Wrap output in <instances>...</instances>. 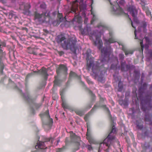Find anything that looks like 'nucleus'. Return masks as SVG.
Masks as SVG:
<instances>
[{"label":"nucleus","instance_id":"nucleus-1","mask_svg":"<svg viewBox=\"0 0 152 152\" xmlns=\"http://www.w3.org/2000/svg\"><path fill=\"white\" fill-rule=\"evenodd\" d=\"M110 38L108 39H105V44L106 47H104L102 49L101 51L102 59L101 60L102 63L100 66V64L97 61H94L93 57H91V51L90 49H88L86 53V60L87 61V69L89 70L91 69L92 73L91 75L95 77V78H98V80L102 82L103 80V76L106 72L105 68L103 67V63L106 61L105 58L108 57L110 54L113 49L111 48L109 44L114 42V40L111 36V33H109Z\"/></svg>","mask_w":152,"mask_h":152},{"label":"nucleus","instance_id":"nucleus-2","mask_svg":"<svg viewBox=\"0 0 152 152\" xmlns=\"http://www.w3.org/2000/svg\"><path fill=\"white\" fill-rule=\"evenodd\" d=\"M57 42L61 44L62 48L64 50L69 49L75 52L78 47L76 45L77 39L75 37H72L67 39L63 34L58 35L56 38Z\"/></svg>","mask_w":152,"mask_h":152},{"label":"nucleus","instance_id":"nucleus-3","mask_svg":"<svg viewBox=\"0 0 152 152\" xmlns=\"http://www.w3.org/2000/svg\"><path fill=\"white\" fill-rule=\"evenodd\" d=\"M133 93L135 94L138 100H141V105L142 110L143 111H145L147 110H149L147 107H145L146 105H149L150 103L151 98L152 97L151 94H149L146 96L144 99H142L143 92L142 88H140L138 91V94H137L134 91Z\"/></svg>","mask_w":152,"mask_h":152},{"label":"nucleus","instance_id":"nucleus-4","mask_svg":"<svg viewBox=\"0 0 152 152\" xmlns=\"http://www.w3.org/2000/svg\"><path fill=\"white\" fill-rule=\"evenodd\" d=\"M98 27L100 29V31H94L92 33H91V36L90 37V39L93 40L94 44L96 46H97L98 49L100 50L102 47V42L100 39V37L102 35V33L105 27L102 25H99Z\"/></svg>","mask_w":152,"mask_h":152},{"label":"nucleus","instance_id":"nucleus-5","mask_svg":"<svg viewBox=\"0 0 152 152\" xmlns=\"http://www.w3.org/2000/svg\"><path fill=\"white\" fill-rule=\"evenodd\" d=\"M50 14L49 11H47L45 13L41 14L36 12L34 14V18L35 19L40 23H49L50 21Z\"/></svg>","mask_w":152,"mask_h":152},{"label":"nucleus","instance_id":"nucleus-6","mask_svg":"<svg viewBox=\"0 0 152 152\" xmlns=\"http://www.w3.org/2000/svg\"><path fill=\"white\" fill-rule=\"evenodd\" d=\"M22 95L25 100L31 103V104L30 105L31 112L33 114H34V108L35 107L37 109H38L42 105L40 103L39 104L35 103L34 100L30 96L28 92H26L24 94H22Z\"/></svg>","mask_w":152,"mask_h":152},{"label":"nucleus","instance_id":"nucleus-7","mask_svg":"<svg viewBox=\"0 0 152 152\" xmlns=\"http://www.w3.org/2000/svg\"><path fill=\"white\" fill-rule=\"evenodd\" d=\"M40 116L44 121L43 123L45 124L44 127L45 128L48 127L49 129L53 124V121L52 119L50 117L48 110H47L45 113L40 114Z\"/></svg>","mask_w":152,"mask_h":152},{"label":"nucleus","instance_id":"nucleus-8","mask_svg":"<svg viewBox=\"0 0 152 152\" xmlns=\"http://www.w3.org/2000/svg\"><path fill=\"white\" fill-rule=\"evenodd\" d=\"M72 23L73 26L75 27H77L78 28L81 30L82 25L81 23L82 22V18L78 14H77L75 16L72 21Z\"/></svg>","mask_w":152,"mask_h":152},{"label":"nucleus","instance_id":"nucleus-9","mask_svg":"<svg viewBox=\"0 0 152 152\" xmlns=\"http://www.w3.org/2000/svg\"><path fill=\"white\" fill-rule=\"evenodd\" d=\"M31 8V5L29 3H25L20 5V8L23 11V13L27 15H31V12L30 9Z\"/></svg>","mask_w":152,"mask_h":152},{"label":"nucleus","instance_id":"nucleus-10","mask_svg":"<svg viewBox=\"0 0 152 152\" xmlns=\"http://www.w3.org/2000/svg\"><path fill=\"white\" fill-rule=\"evenodd\" d=\"M109 134L107 137L103 141V142L100 143L99 149L102 148V145H105L109 148L110 145L112 141L113 140L114 137L112 136L110 134Z\"/></svg>","mask_w":152,"mask_h":152},{"label":"nucleus","instance_id":"nucleus-11","mask_svg":"<svg viewBox=\"0 0 152 152\" xmlns=\"http://www.w3.org/2000/svg\"><path fill=\"white\" fill-rule=\"evenodd\" d=\"M91 28L90 27H88L87 25L86 26L84 27L83 29H82L81 30V34L83 35H89L90 36V38L91 36V33H92L94 31H99L98 30L94 31L92 32H91Z\"/></svg>","mask_w":152,"mask_h":152},{"label":"nucleus","instance_id":"nucleus-12","mask_svg":"<svg viewBox=\"0 0 152 152\" xmlns=\"http://www.w3.org/2000/svg\"><path fill=\"white\" fill-rule=\"evenodd\" d=\"M58 20H57L53 22V24L54 26H58L60 22H64L66 20L65 17L64 18H63L62 14L58 13Z\"/></svg>","mask_w":152,"mask_h":152},{"label":"nucleus","instance_id":"nucleus-13","mask_svg":"<svg viewBox=\"0 0 152 152\" xmlns=\"http://www.w3.org/2000/svg\"><path fill=\"white\" fill-rule=\"evenodd\" d=\"M106 111H107L109 114V118L110 120V122L111 124V126L112 127V129H111V131L109 133H113V131L114 129V120L113 118L112 117L111 115L110 114V112L107 107L105 105H103L102 106Z\"/></svg>","mask_w":152,"mask_h":152},{"label":"nucleus","instance_id":"nucleus-14","mask_svg":"<svg viewBox=\"0 0 152 152\" xmlns=\"http://www.w3.org/2000/svg\"><path fill=\"white\" fill-rule=\"evenodd\" d=\"M67 69L66 66L63 65H60L56 69L57 74L62 73L65 75L67 74Z\"/></svg>","mask_w":152,"mask_h":152},{"label":"nucleus","instance_id":"nucleus-15","mask_svg":"<svg viewBox=\"0 0 152 152\" xmlns=\"http://www.w3.org/2000/svg\"><path fill=\"white\" fill-rule=\"evenodd\" d=\"M128 10L130 12L132 16L135 19V15L137 12L135 7L133 6H130L128 7Z\"/></svg>","mask_w":152,"mask_h":152},{"label":"nucleus","instance_id":"nucleus-16","mask_svg":"<svg viewBox=\"0 0 152 152\" xmlns=\"http://www.w3.org/2000/svg\"><path fill=\"white\" fill-rule=\"evenodd\" d=\"M47 69L44 67L42 68L39 71V73L44 76L45 80H46L48 78V74L47 73Z\"/></svg>","mask_w":152,"mask_h":152},{"label":"nucleus","instance_id":"nucleus-17","mask_svg":"<svg viewBox=\"0 0 152 152\" xmlns=\"http://www.w3.org/2000/svg\"><path fill=\"white\" fill-rule=\"evenodd\" d=\"M115 43H118L119 45H121L122 46V50L124 52L126 55H127L129 54H132L133 53V52L132 50H130L126 49L122 44L121 43H119L118 42L115 41Z\"/></svg>","mask_w":152,"mask_h":152},{"label":"nucleus","instance_id":"nucleus-18","mask_svg":"<svg viewBox=\"0 0 152 152\" xmlns=\"http://www.w3.org/2000/svg\"><path fill=\"white\" fill-rule=\"evenodd\" d=\"M4 55V53L2 52V50L1 49H0V72L1 74H3V71L4 68V66L2 61V58Z\"/></svg>","mask_w":152,"mask_h":152},{"label":"nucleus","instance_id":"nucleus-19","mask_svg":"<svg viewBox=\"0 0 152 152\" xmlns=\"http://www.w3.org/2000/svg\"><path fill=\"white\" fill-rule=\"evenodd\" d=\"M71 141L79 144L80 140V137L75 135V134H71L70 135Z\"/></svg>","mask_w":152,"mask_h":152},{"label":"nucleus","instance_id":"nucleus-20","mask_svg":"<svg viewBox=\"0 0 152 152\" xmlns=\"http://www.w3.org/2000/svg\"><path fill=\"white\" fill-rule=\"evenodd\" d=\"M121 70L122 71H126L129 69L130 66L129 65L126 64L125 62H121Z\"/></svg>","mask_w":152,"mask_h":152},{"label":"nucleus","instance_id":"nucleus-21","mask_svg":"<svg viewBox=\"0 0 152 152\" xmlns=\"http://www.w3.org/2000/svg\"><path fill=\"white\" fill-rule=\"evenodd\" d=\"M50 141V139H47V140L44 142H39L37 143V145L36 146V148L37 147L38 148L41 149H44L46 148V147L44 145V142H47L49 141Z\"/></svg>","mask_w":152,"mask_h":152},{"label":"nucleus","instance_id":"nucleus-22","mask_svg":"<svg viewBox=\"0 0 152 152\" xmlns=\"http://www.w3.org/2000/svg\"><path fill=\"white\" fill-rule=\"evenodd\" d=\"M90 134H86V138L90 144H95L96 141L90 135Z\"/></svg>","mask_w":152,"mask_h":152},{"label":"nucleus","instance_id":"nucleus-23","mask_svg":"<svg viewBox=\"0 0 152 152\" xmlns=\"http://www.w3.org/2000/svg\"><path fill=\"white\" fill-rule=\"evenodd\" d=\"M143 122L141 121H136V124L137 128L140 130L142 129L143 127Z\"/></svg>","mask_w":152,"mask_h":152},{"label":"nucleus","instance_id":"nucleus-24","mask_svg":"<svg viewBox=\"0 0 152 152\" xmlns=\"http://www.w3.org/2000/svg\"><path fill=\"white\" fill-rule=\"evenodd\" d=\"M123 10L120 7L117 9L116 10H115V15H120L123 14Z\"/></svg>","mask_w":152,"mask_h":152},{"label":"nucleus","instance_id":"nucleus-25","mask_svg":"<svg viewBox=\"0 0 152 152\" xmlns=\"http://www.w3.org/2000/svg\"><path fill=\"white\" fill-rule=\"evenodd\" d=\"M27 51L29 53L32 54L34 55H37V53L34 51V48L29 47L27 48Z\"/></svg>","mask_w":152,"mask_h":152},{"label":"nucleus","instance_id":"nucleus-26","mask_svg":"<svg viewBox=\"0 0 152 152\" xmlns=\"http://www.w3.org/2000/svg\"><path fill=\"white\" fill-rule=\"evenodd\" d=\"M9 17V18L10 19L14 18L15 20L18 18V17L17 15L15 14L14 13L12 12H10V13Z\"/></svg>","mask_w":152,"mask_h":152},{"label":"nucleus","instance_id":"nucleus-27","mask_svg":"<svg viewBox=\"0 0 152 152\" xmlns=\"http://www.w3.org/2000/svg\"><path fill=\"white\" fill-rule=\"evenodd\" d=\"M79 8L80 11H85L86 10V6L85 4H82L80 6Z\"/></svg>","mask_w":152,"mask_h":152},{"label":"nucleus","instance_id":"nucleus-28","mask_svg":"<svg viewBox=\"0 0 152 152\" xmlns=\"http://www.w3.org/2000/svg\"><path fill=\"white\" fill-rule=\"evenodd\" d=\"M62 107L64 109H68L69 108V106L66 104V102L63 99L62 100Z\"/></svg>","mask_w":152,"mask_h":152},{"label":"nucleus","instance_id":"nucleus-29","mask_svg":"<svg viewBox=\"0 0 152 152\" xmlns=\"http://www.w3.org/2000/svg\"><path fill=\"white\" fill-rule=\"evenodd\" d=\"M69 78L72 77H77L78 78L79 77L78 76L76 73L72 71H71L69 73Z\"/></svg>","mask_w":152,"mask_h":152},{"label":"nucleus","instance_id":"nucleus-30","mask_svg":"<svg viewBox=\"0 0 152 152\" xmlns=\"http://www.w3.org/2000/svg\"><path fill=\"white\" fill-rule=\"evenodd\" d=\"M151 116L150 115L146 114L145 118V121L150 122L151 121Z\"/></svg>","mask_w":152,"mask_h":152},{"label":"nucleus","instance_id":"nucleus-31","mask_svg":"<svg viewBox=\"0 0 152 152\" xmlns=\"http://www.w3.org/2000/svg\"><path fill=\"white\" fill-rule=\"evenodd\" d=\"M118 91H121L123 89L122 83L121 82H119L118 83Z\"/></svg>","mask_w":152,"mask_h":152},{"label":"nucleus","instance_id":"nucleus-32","mask_svg":"<svg viewBox=\"0 0 152 152\" xmlns=\"http://www.w3.org/2000/svg\"><path fill=\"white\" fill-rule=\"evenodd\" d=\"M75 112L77 114L80 116L83 115L84 114L83 111L79 110H75Z\"/></svg>","mask_w":152,"mask_h":152},{"label":"nucleus","instance_id":"nucleus-33","mask_svg":"<svg viewBox=\"0 0 152 152\" xmlns=\"http://www.w3.org/2000/svg\"><path fill=\"white\" fill-rule=\"evenodd\" d=\"M93 104V103H92V102H91L90 103L86 106L85 108V110H88L90 109L91 107Z\"/></svg>","mask_w":152,"mask_h":152},{"label":"nucleus","instance_id":"nucleus-34","mask_svg":"<svg viewBox=\"0 0 152 152\" xmlns=\"http://www.w3.org/2000/svg\"><path fill=\"white\" fill-rule=\"evenodd\" d=\"M108 1H109V2H110V5H111V9L110 10V11L111 12H112V13L113 14H114V8H113V3H112L111 1V0H108Z\"/></svg>","mask_w":152,"mask_h":152},{"label":"nucleus","instance_id":"nucleus-35","mask_svg":"<svg viewBox=\"0 0 152 152\" xmlns=\"http://www.w3.org/2000/svg\"><path fill=\"white\" fill-rule=\"evenodd\" d=\"M117 3L120 5H123L125 3L124 0H117Z\"/></svg>","mask_w":152,"mask_h":152},{"label":"nucleus","instance_id":"nucleus-36","mask_svg":"<svg viewBox=\"0 0 152 152\" xmlns=\"http://www.w3.org/2000/svg\"><path fill=\"white\" fill-rule=\"evenodd\" d=\"M89 93L90 94V95H91V96L92 98V100H94L95 98V96L94 94L92 92V91H89Z\"/></svg>","mask_w":152,"mask_h":152},{"label":"nucleus","instance_id":"nucleus-37","mask_svg":"<svg viewBox=\"0 0 152 152\" xmlns=\"http://www.w3.org/2000/svg\"><path fill=\"white\" fill-rule=\"evenodd\" d=\"M54 85L58 86L59 85V81L58 80L56 79L54 81Z\"/></svg>","mask_w":152,"mask_h":152},{"label":"nucleus","instance_id":"nucleus-38","mask_svg":"<svg viewBox=\"0 0 152 152\" xmlns=\"http://www.w3.org/2000/svg\"><path fill=\"white\" fill-rule=\"evenodd\" d=\"M87 132L86 133H89L90 132L91 128L90 126L88 123H87Z\"/></svg>","mask_w":152,"mask_h":152},{"label":"nucleus","instance_id":"nucleus-39","mask_svg":"<svg viewBox=\"0 0 152 152\" xmlns=\"http://www.w3.org/2000/svg\"><path fill=\"white\" fill-rule=\"evenodd\" d=\"M65 147H63V148H59L56 151V152H62V151L63 149H65Z\"/></svg>","mask_w":152,"mask_h":152},{"label":"nucleus","instance_id":"nucleus-40","mask_svg":"<svg viewBox=\"0 0 152 152\" xmlns=\"http://www.w3.org/2000/svg\"><path fill=\"white\" fill-rule=\"evenodd\" d=\"M40 8L43 9H45L46 7V5L44 3L41 4L40 6Z\"/></svg>","mask_w":152,"mask_h":152},{"label":"nucleus","instance_id":"nucleus-41","mask_svg":"<svg viewBox=\"0 0 152 152\" xmlns=\"http://www.w3.org/2000/svg\"><path fill=\"white\" fill-rule=\"evenodd\" d=\"M89 113L88 114H87L86 115V116L84 118V119L86 122L88 120V117H89Z\"/></svg>","mask_w":152,"mask_h":152},{"label":"nucleus","instance_id":"nucleus-42","mask_svg":"<svg viewBox=\"0 0 152 152\" xmlns=\"http://www.w3.org/2000/svg\"><path fill=\"white\" fill-rule=\"evenodd\" d=\"M148 134H138L137 135V136H147L148 135Z\"/></svg>","mask_w":152,"mask_h":152},{"label":"nucleus","instance_id":"nucleus-43","mask_svg":"<svg viewBox=\"0 0 152 152\" xmlns=\"http://www.w3.org/2000/svg\"><path fill=\"white\" fill-rule=\"evenodd\" d=\"M140 45H141V49H142V51L143 50V48H144V45H143V42H142V41H141L140 42Z\"/></svg>","mask_w":152,"mask_h":152},{"label":"nucleus","instance_id":"nucleus-44","mask_svg":"<svg viewBox=\"0 0 152 152\" xmlns=\"http://www.w3.org/2000/svg\"><path fill=\"white\" fill-rule=\"evenodd\" d=\"M147 26V24L146 22H143L142 24V27L145 29L146 28Z\"/></svg>","mask_w":152,"mask_h":152},{"label":"nucleus","instance_id":"nucleus-45","mask_svg":"<svg viewBox=\"0 0 152 152\" xmlns=\"http://www.w3.org/2000/svg\"><path fill=\"white\" fill-rule=\"evenodd\" d=\"M119 57L120 59L121 60L123 59L124 58V55L122 54H120L119 55Z\"/></svg>","mask_w":152,"mask_h":152},{"label":"nucleus","instance_id":"nucleus-46","mask_svg":"<svg viewBox=\"0 0 152 152\" xmlns=\"http://www.w3.org/2000/svg\"><path fill=\"white\" fill-rule=\"evenodd\" d=\"M122 102L123 104L125 106H127L128 105V104L127 102H126L125 101H121L120 102V103L121 102Z\"/></svg>","mask_w":152,"mask_h":152},{"label":"nucleus","instance_id":"nucleus-47","mask_svg":"<svg viewBox=\"0 0 152 152\" xmlns=\"http://www.w3.org/2000/svg\"><path fill=\"white\" fill-rule=\"evenodd\" d=\"M97 107V106L96 105H94V107H93V108L91 110V112H93V111H94V110L96 109Z\"/></svg>","mask_w":152,"mask_h":152},{"label":"nucleus","instance_id":"nucleus-48","mask_svg":"<svg viewBox=\"0 0 152 152\" xmlns=\"http://www.w3.org/2000/svg\"><path fill=\"white\" fill-rule=\"evenodd\" d=\"M87 147L88 149L89 150H92V148L90 145H88L87 146Z\"/></svg>","mask_w":152,"mask_h":152},{"label":"nucleus","instance_id":"nucleus-49","mask_svg":"<svg viewBox=\"0 0 152 152\" xmlns=\"http://www.w3.org/2000/svg\"><path fill=\"white\" fill-rule=\"evenodd\" d=\"M145 12H146V15H149L151 14V12H150L149 10L148 9L146 10V11H145Z\"/></svg>","mask_w":152,"mask_h":152},{"label":"nucleus","instance_id":"nucleus-50","mask_svg":"<svg viewBox=\"0 0 152 152\" xmlns=\"http://www.w3.org/2000/svg\"><path fill=\"white\" fill-rule=\"evenodd\" d=\"M58 53L60 56H62V55L64 54V53L63 51H60L58 52Z\"/></svg>","mask_w":152,"mask_h":152},{"label":"nucleus","instance_id":"nucleus-51","mask_svg":"<svg viewBox=\"0 0 152 152\" xmlns=\"http://www.w3.org/2000/svg\"><path fill=\"white\" fill-rule=\"evenodd\" d=\"M130 110H131L132 112V113L134 114L135 113L134 109V107L130 109Z\"/></svg>","mask_w":152,"mask_h":152},{"label":"nucleus","instance_id":"nucleus-52","mask_svg":"<svg viewBox=\"0 0 152 152\" xmlns=\"http://www.w3.org/2000/svg\"><path fill=\"white\" fill-rule=\"evenodd\" d=\"M15 88L20 92H21V90L20 89L18 88L16 86H15Z\"/></svg>","mask_w":152,"mask_h":152},{"label":"nucleus","instance_id":"nucleus-53","mask_svg":"<svg viewBox=\"0 0 152 152\" xmlns=\"http://www.w3.org/2000/svg\"><path fill=\"white\" fill-rule=\"evenodd\" d=\"M88 20V18H86L85 19V20L84 21V23L85 24H87V21Z\"/></svg>","mask_w":152,"mask_h":152},{"label":"nucleus","instance_id":"nucleus-54","mask_svg":"<svg viewBox=\"0 0 152 152\" xmlns=\"http://www.w3.org/2000/svg\"><path fill=\"white\" fill-rule=\"evenodd\" d=\"M31 75V73L28 74L26 76V79L27 80L30 76Z\"/></svg>","mask_w":152,"mask_h":152},{"label":"nucleus","instance_id":"nucleus-55","mask_svg":"<svg viewBox=\"0 0 152 152\" xmlns=\"http://www.w3.org/2000/svg\"><path fill=\"white\" fill-rule=\"evenodd\" d=\"M57 14V12L56 11H54L52 13V15L53 16H54L56 15Z\"/></svg>","mask_w":152,"mask_h":152},{"label":"nucleus","instance_id":"nucleus-56","mask_svg":"<svg viewBox=\"0 0 152 152\" xmlns=\"http://www.w3.org/2000/svg\"><path fill=\"white\" fill-rule=\"evenodd\" d=\"M110 69H114V65L113 64H111Z\"/></svg>","mask_w":152,"mask_h":152},{"label":"nucleus","instance_id":"nucleus-57","mask_svg":"<svg viewBox=\"0 0 152 152\" xmlns=\"http://www.w3.org/2000/svg\"><path fill=\"white\" fill-rule=\"evenodd\" d=\"M134 35H135V39H137L138 38L137 36V34L136 33V30H135L134 31Z\"/></svg>","mask_w":152,"mask_h":152},{"label":"nucleus","instance_id":"nucleus-58","mask_svg":"<svg viewBox=\"0 0 152 152\" xmlns=\"http://www.w3.org/2000/svg\"><path fill=\"white\" fill-rule=\"evenodd\" d=\"M133 19H134V20L135 22H137V17H136V15H135V19L134 18H133Z\"/></svg>","mask_w":152,"mask_h":152},{"label":"nucleus","instance_id":"nucleus-59","mask_svg":"<svg viewBox=\"0 0 152 152\" xmlns=\"http://www.w3.org/2000/svg\"><path fill=\"white\" fill-rule=\"evenodd\" d=\"M149 54L150 55V57L151 58H152V51H151L149 52Z\"/></svg>","mask_w":152,"mask_h":152},{"label":"nucleus","instance_id":"nucleus-60","mask_svg":"<svg viewBox=\"0 0 152 152\" xmlns=\"http://www.w3.org/2000/svg\"><path fill=\"white\" fill-rule=\"evenodd\" d=\"M129 19L131 21V24H132V27H133V28H135V27H134V26H133V25L132 22V20H131V18H129Z\"/></svg>","mask_w":152,"mask_h":152},{"label":"nucleus","instance_id":"nucleus-61","mask_svg":"<svg viewBox=\"0 0 152 152\" xmlns=\"http://www.w3.org/2000/svg\"><path fill=\"white\" fill-rule=\"evenodd\" d=\"M72 12H74L75 13L76 11L73 8H72Z\"/></svg>","mask_w":152,"mask_h":152},{"label":"nucleus","instance_id":"nucleus-62","mask_svg":"<svg viewBox=\"0 0 152 152\" xmlns=\"http://www.w3.org/2000/svg\"><path fill=\"white\" fill-rule=\"evenodd\" d=\"M147 86V85L146 83H144L143 84V87H145Z\"/></svg>","mask_w":152,"mask_h":152},{"label":"nucleus","instance_id":"nucleus-63","mask_svg":"<svg viewBox=\"0 0 152 152\" xmlns=\"http://www.w3.org/2000/svg\"><path fill=\"white\" fill-rule=\"evenodd\" d=\"M68 138H66V139L65 142L66 143L67 142Z\"/></svg>","mask_w":152,"mask_h":152},{"label":"nucleus","instance_id":"nucleus-64","mask_svg":"<svg viewBox=\"0 0 152 152\" xmlns=\"http://www.w3.org/2000/svg\"><path fill=\"white\" fill-rule=\"evenodd\" d=\"M104 100V99L103 98H100V101H102V100Z\"/></svg>","mask_w":152,"mask_h":152}]
</instances>
